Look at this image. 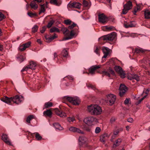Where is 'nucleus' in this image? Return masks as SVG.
<instances>
[{"label":"nucleus","mask_w":150,"mask_h":150,"mask_svg":"<svg viewBox=\"0 0 150 150\" xmlns=\"http://www.w3.org/2000/svg\"><path fill=\"white\" fill-rule=\"evenodd\" d=\"M28 15L31 18L33 17L34 16H36V14L35 13H33L32 12H28Z\"/></svg>","instance_id":"nucleus-42"},{"label":"nucleus","mask_w":150,"mask_h":150,"mask_svg":"<svg viewBox=\"0 0 150 150\" xmlns=\"http://www.w3.org/2000/svg\"><path fill=\"white\" fill-rule=\"evenodd\" d=\"M36 66V64L35 62L33 61L30 62L29 65L23 68L21 70V71L23 72L24 71H27L29 69H31L33 70H34L35 69Z\"/></svg>","instance_id":"nucleus-8"},{"label":"nucleus","mask_w":150,"mask_h":150,"mask_svg":"<svg viewBox=\"0 0 150 150\" xmlns=\"http://www.w3.org/2000/svg\"><path fill=\"white\" fill-rule=\"evenodd\" d=\"M34 134H35V137L37 140H40L42 139V137L40 135L38 132L35 133Z\"/></svg>","instance_id":"nucleus-32"},{"label":"nucleus","mask_w":150,"mask_h":150,"mask_svg":"<svg viewBox=\"0 0 150 150\" xmlns=\"http://www.w3.org/2000/svg\"><path fill=\"white\" fill-rule=\"evenodd\" d=\"M83 4L84 7H88L89 4L88 2L85 0H83Z\"/></svg>","instance_id":"nucleus-45"},{"label":"nucleus","mask_w":150,"mask_h":150,"mask_svg":"<svg viewBox=\"0 0 150 150\" xmlns=\"http://www.w3.org/2000/svg\"><path fill=\"white\" fill-rule=\"evenodd\" d=\"M75 32L74 30H71L70 33V36L64 38L63 40H67L71 39L72 37L75 35Z\"/></svg>","instance_id":"nucleus-21"},{"label":"nucleus","mask_w":150,"mask_h":150,"mask_svg":"<svg viewBox=\"0 0 150 150\" xmlns=\"http://www.w3.org/2000/svg\"><path fill=\"white\" fill-rule=\"evenodd\" d=\"M127 121L130 123H132L133 121V120L132 118H129L127 119Z\"/></svg>","instance_id":"nucleus-60"},{"label":"nucleus","mask_w":150,"mask_h":150,"mask_svg":"<svg viewBox=\"0 0 150 150\" xmlns=\"http://www.w3.org/2000/svg\"><path fill=\"white\" fill-rule=\"evenodd\" d=\"M31 44V42H28L27 43L23 44V45L26 49V48H28L30 46Z\"/></svg>","instance_id":"nucleus-43"},{"label":"nucleus","mask_w":150,"mask_h":150,"mask_svg":"<svg viewBox=\"0 0 150 150\" xmlns=\"http://www.w3.org/2000/svg\"><path fill=\"white\" fill-rule=\"evenodd\" d=\"M50 2L52 4H54L56 6H58V4L56 0H50Z\"/></svg>","instance_id":"nucleus-46"},{"label":"nucleus","mask_w":150,"mask_h":150,"mask_svg":"<svg viewBox=\"0 0 150 150\" xmlns=\"http://www.w3.org/2000/svg\"><path fill=\"white\" fill-rule=\"evenodd\" d=\"M53 125L54 127L57 129L62 130L63 128L58 123H55L53 124Z\"/></svg>","instance_id":"nucleus-25"},{"label":"nucleus","mask_w":150,"mask_h":150,"mask_svg":"<svg viewBox=\"0 0 150 150\" xmlns=\"http://www.w3.org/2000/svg\"><path fill=\"white\" fill-rule=\"evenodd\" d=\"M135 99L136 100H137L135 103L136 105H138L141 103V98L139 96L137 95L135 97Z\"/></svg>","instance_id":"nucleus-27"},{"label":"nucleus","mask_w":150,"mask_h":150,"mask_svg":"<svg viewBox=\"0 0 150 150\" xmlns=\"http://www.w3.org/2000/svg\"><path fill=\"white\" fill-rule=\"evenodd\" d=\"M23 99L24 98L23 96L21 95L19 96L17 95L13 97L8 98L7 96H5L2 98L1 100L7 104L10 105L12 102L14 103L18 104L23 100Z\"/></svg>","instance_id":"nucleus-1"},{"label":"nucleus","mask_w":150,"mask_h":150,"mask_svg":"<svg viewBox=\"0 0 150 150\" xmlns=\"http://www.w3.org/2000/svg\"><path fill=\"white\" fill-rule=\"evenodd\" d=\"M83 129L84 130L87 132H90L91 131V129L88 126H84Z\"/></svg>","instance_id":"nucleus-54"},{"label":"nucleus","mask_w":150,"mask_h":150,"mask_svg":"<svg viewBox=\"0 0 150 150\" xmlns=\"http://www.w3.org/2000/svg\"><path fill=\"white\" fill-rule=\"evenodd\" d=\"M26 48L23 45H21L19 47V50L21 51H23Z\"/></svg>","instance_id":"nucleus-52"},{"label":"nucleus","mask_w":150,"mask_h":150,"mask_svg":"<svg viewBox=\"0 0 150 150\" xmlns=\"http://www.w3.org/2000/svg\"><path fill=\"white\" fill-rule=\"evenodd\" d=\"M119 133V131L118 130H116L114 132L113 135L116 136Z\"/></svg>","instance_id":"nucleus-62"},{"label":"nucleus","mask_w":150,"mask_h":150,"mask_svg":"<svg viewBox=\"0 0 150 150\" xmlns=\"http://www.w3.org/2000/svg\"><path fill=\"white\" fill-rule=\"evenodd\" d=\"M55 112L56 114L61 117H65L66 116V114L64 112L59 110L57 108L55 109Z\"/></svg>","instance_id":"nucleus-20"},{"label":"nucleus","mask_w":150,"mask_h":150,"mask_svg":"<svg viewBox=\"0 0 150 150\" xmlns=\"http://www.w3.org/2000/svg\"><path fill=\"white\" fill-rule=\"evenodd\" d=\"M41 8L40 10V12L39 13V14H40L42 12H44L45 11V9L44 7V4L40 5Z\"/></svg>","instance_id":"nucleus-33"},{"label":"nucleus","mask_w":150,"mask_h":150,"mask_svg":"<svg viewBox=\"0 0 150 150\" xmlns=\"http://www.w3.org/2000/svg\"><path fill=\"white\" fill-rule=\"evenodd\" d=\"M67 120L69 122H74L75 119L74 117H69L67 118Z\"/></svg>","instance_id":"nucleus-48"},{"label":"nucleus","mask_w":150,"mask_h":150,"mask_svg":"<svg viewBox=\"0 0 150 150\" xmlns=\"http://www.w3.org/2000/svg\"><path fill=\"white\" fill-rule=\"evenodd\" d=\"M101 131V129L99 127H97L95 130V133L96 134L99 133Z\"/></svg>","instance_id":"nucleus-49"},{"label":"nucleus","mask_w":150,"mask_h":150,"mask_svg":"<svg viewBox=\"0 0 150 150\" xmlns=\"http://www.w3.org/2000/svg\"><path fill=\"white\" fill-rule=\"evenodd\" d=\"M54 21L53 20L50 21L48 23L47 27L49 28L51 27L52 24L54 23Z\"/></svg>","instance_id":"nucleus-39"},{"label":"nucleus","mask_w":150,"mask_h":150,"mask_svg":"<svg viewBox=\"0 0 150 150\" xmlns=\"http://www.w3.org/2000/svg\"><path fill=\"white\" fill-rule=\"evenodd\" d=\"M81 6V4L79 2H74L71 3L70 2L67 5V7L69 8L80 9Z\"/></svg>","instance_id":"nucleus-10"},{"label":"nucleus","mask_w":150,"mask_h":150,"mask_svg":"<svg viewBox=\"0 0 150 150\" xmlns=\"http://www.w3.org/2000/svg\"><path fill=\"white\" fill-rule=\"evenodd\" d=\"M140 8V6L137 5V7L134 8V11H133V13L134 15H136V12Z\"/></svg>","instance_id":"nucleus-35"},{"label":"nucleus","mask_w":150,"mask_h":150,"mask_svg":"<svg viewBox=\"0 0 150 150\" xmlns=\"http://www.w3.org/2000/svg\"><path fill=\"white\" fill-rule=\"evenodd\" d=\"M102 50L104 54V55L103 57L102 58H106L110 53V50L107 47H104L103 48Z\"/></svg>","instance_id":"nucleus-15"},{"label":"nucleus","mask_w":150,"mask_h":150,"mask_svg":"<svg viewBox=\"0 0 150 150\" xmlns=\"http://www.w3.org/2000/svg\"><path fill=\"white\" fill-rule=\"evenodd\" d=\"M46 29V26H44L42 28V29H41L40 30L41 32L42 33H43L45 31Z\"/></svg>","instance_id":"nucleus-58"},{"label":"nucleus","mask_w":150,"mask_h":150,"mask_svg":"<svg viewBox=\"0 0 150 150\" xmlns=\"http://www.w3.org/2000/svg\"><path fill=\"white\" fill-rule=\"evenodd\" d=\"M30 5L32 8L35 10L37 9L38 7V5L36 4L35 1L33 0L30 3Z\"/></svg>","instance_id":"nucleus-24"},{"label":"nucleus","mask_w":150,"mask_h":150,"mask_svg":"<svg viewBox=\"0 0 150 150\" xmlns=\"http://www.w3.org/2000/svg\"><path fill=\"white\" fill-rule=\"evenodd\" d=\"M76 24L73 23L72 25L69 26L68 29L71 30L73 29L75 26H76Z\"/></svg>","instance_id":"nucleus-51"},{"label":"nucleus","mask_w":150,"mask_h":150,"mask_svg":"<svg viewBox=\"0 0 150 150\" xmlns=\"http://www.w3.org/2000/svg\"><path fill=\"white\" fill-rule=\"evenodd\" d=\"M62 54L64 57H66L68 55L67 50L65 49H64L62 52Z\"/></svg>","instance_id":"nucleus-34"},{"label":"nucleus","mask_w":150,"mask_h":150,"mask_svg":"<svg viewBox=\"0 0 150 150\" xmlns=\"http://www.w3.org/2000/svg\"><path fill=\"white\" fill-rule=\"evenodd\" d=\"M56 36L55 35H54V36L51 37L49 39H50L51 40H54V39H55L56 37Z\"/></svg>","instance_id":"nucleus-63"},{"label":"nucleus","mask_w":150,"mask_h":150,"mask_svg":"<svg viewBox=\"0 0 150 150\" xmlns=\"http://www.w3.org/2000/svg\"><path fill=\"white\" fill-rule=\"evenodd\" d=\"M145 17L146 18H150V11L147 10L145 11L144 12Z\"/></svg>","instance_id":"nucleus-26"},{"label":"nucleus","mask_w":150,"mask_h":150,"mask_svg":"<svg viewBox=\"0 0 150 150\" xmlns=\"http://www.w3.org/2000/svg\"><path fill=\"white\" fill-rule=\"evenodd\" d=\"M52 102H49L45 103L44 106L45 108H48L52 107Z\"/></svg>","instance_id":"nucleus-29"},{"label":"nucleus","mask_w":150,"mask_h":150,"mask_svg":"<svg viewBox=\"0 0 150 150\" xmlns=\"http://www.w3.org/2000/svg\"><path fill=\"white\" fill-rule=\"evenodd\" d=\"M79 144L80 146H82L85 144L86 142V139L83 137H80L79 138Z\"/></svg>","instance_id":"nucleus-17"},{"label":"nucleus","mask_w":150,"mask_h":150,"mask_svg":"<svg viewBox=\"0 0 150 150\" xmlns=\"http://www.w3.org/2000/svg\"><path fill=\"white\" fill-rule=\"evenodd\" d=\"M17 59L20 62H21L25 60V58L23 56L20 55L19 57H17Z\"/></svg>","instance_id":"nucleus-36"},{"label":"nucleus","mask_w":150,"mask_h":150,"mask_svg":"<svg viewBox=\"0 0 150 150\" xmlns=\"http://www.w3.org/2000/svg\"><path fill=\"white\" fill-rule=\"evenodd\" d=\"M72 22L70 20L68 19L65 20L64 21V23L67 25H70L71 23Z\"/></svg>","instance_id":"nucleus-47"},{"label":"nucleus","mask_w":150,"mask_h":150,"mask_svg":"<svg viewBox=\"0 0 150 150\" xmlns=\"http://www.w3.org/2000/svg\"><path fill=\"white\" fill-rule=\"evenodd\" d=\"M132 78L133 79H136L137 81H139V77L136 74H134L132 75Z\"/></svg>","instance_id":"nucleus-38"},{"label":"nucleus","mask_w":150,"mask_h":150,"mask_svg":"<svg viewBox=\"0 0 150 150\" xmlns=\"http://www.w3.org/2000/svg\"><path fill=\"white\" fill-rule=\"evenodd\" d=\"M66 99L68 101L74 105H78L80 102L79 98L77 97H68Z\"/></svg>","instance_id":"nucleus-4"},{"label":"nucleus","mask_w":150,"mask_h":150,"mask_svg":"<svg viewBox=\"0 0 150 150\" xmlns=\"http://www.w3.org/2000/svg\"><path fill=\"white\" fill-rule=\"evenodd\" d=\"M109 72L113 75H115L114 71L110 68H109L108 70V71H102L101 74H102L103 76L106 75L108 76L109 77H110V75Z\"/></svg>","instance_id":"nucleus-13"},{"label":"nucleus","mask_w":150,"mask_h":150,"mask_svg":"<svg viewBox=\"0 0 150 150\" xmlns=\"http://www.w3.org/2000/svg\"><path fill=\"white\" fill-rule=\"evenodd\" d=\"M50 32L51 33L54 32H59V30L58 28L55 27H53L50 29Z\"/></svg>","instance_id":"nucleus-30"},{"label":"nucleus","mask_w":150,"mask_h":150,"mask_svg":"<svg viewBox=\"0 0 150 150\" xmlns=\"http://www.w3.org/2000/svg\"><path fill=\"white\" fill-rule=\"evenodd\" d=\"M99 47H96V49L95 51V52L96 54H99Z\"/></svg>","instance_id":"nucleus-59"},{"label":"nucleus","mask_w":150,"mask_h":150,"mask_svg":"<svg viewBox=\"0 0 150 150\" xmlns=\"http://www.w3.org/2000/svg\"><path fill=\"white\" fill-rule=\"evenodd\" d=\"M88 110L91 114L94 115L100 114L102 112L101 107L97 105H91L88 106Z\"/></svg>","instance_id":"nucleus-2"},{"label":"nucleus","mask_w":150,"mask_h":150,"mask_svg":"<svg viewBox=\"0 0 150 150\" xmlns=\"http://www.w3.org/2000/svg\"><path fill=\"white\" fill-rule=\"evenodd\" d=\"M88 88H91L94 90L95 88L94 86L92 84L90 83H88L86 84Z\"/></svg>","instance_id":"nucleus-50"},{"label":"nucleus","mask_w":150,"mask_h":150,"mask_svg":"<svg viewBox=\"0 0 150 150\" xmlns=\"http://www.w3.org/2000/svg\"><path fill=\"white\" fill-rule=\"evenodd\" d=\"M105 28L106 29L110 30H113L115 29V28L114 27L112 26H105Z\"/></svg>","instance_id":"nucleus-41"},{"label":"nucleus","mask_w":150,"mask_h":150,"mask_svg":"<svg viewBox=\"0 0 150 150\" xmlns=\"http://www.w3.org/2000/svg\"><path fill=\"white\" fill-rule=\"evenodd\" d=\"M94 118L92 117H87L84 119V122L88 125H90L94 121Z\"/></svg>","instance_id":"nucleus-14"},{"label":"nucleus","mask_w":150,"mask_h":150,"mask_svg":"<svg viewBox=\"0 0 150 150\" xmlns=\"http://www.w3.org/2000/svg\"><path fill=\"white\" fill-rule=\"evenodd\" d=\"M129 23H127V22H125L124 23V27L126 28H129Z\"/></svg>","instance_id":"nucleus-53"},{"label":"nucleus","mask_w":150,"mask_h":150,"mask_svg":"<svg viewBox=\"0 0 150 150\" xmlns=\"http://www.w3.org/2000/svg\"><path fill=\"white\" fill-rule=\"evenodd\" d=\"M69 130V131L74 132H77L81 134L84 133L83 131H81L79 129L74 127H70Z\"/></svg>","instance_id":"nucleus-18"},{"label":"nucleus","mask_w":150,"mask_h":150,"mask_svg":"<svg viewBox=\"0 0 150 150\" xmlns=\"http://www.w3.org/2000/svg\"><path fill=\"white\" fill-rule=\"evenodd\" d=\"M141 52V50L138 49V48H136L135 49L134 52L135 53H137V54H139V53Z\"/></svg>","instance_id":"nucleus-57"},{"label":"nucleus","mask_w":150,"mask_h":150,"mask_svg":"<svg viewBox=\"0 0 150 150\" xmlns=\"http://www.w3.org/2000/svg\"><path fill=\"white\" fill-rule=\"evenodd\" d=\"M52 114V112L50 109L47 110L46 111H45L43 112V115L45 116H47L50 117H51Z\"/></svg>","instance_id":"nucleus-23"},{"label":"nucleus","mask_w":150,"mask_h":150,"mask_svg":"<svg viewBox=\"0 0 150 150\" xmlns=\"http://www.w3.org/2000/svg\"><path fill=\"white\" fill-rule=\"evenodd\" d=\"M116 98V96L115 95L110 94L106 96L105 101L110 105H112L115 103Z\"/></svg>","instance_id":"nucleus-3"},{"label":"nucleus","mask_w":150,"mask_h":150,"mask_svg":"<svg viewBox=\"0 0 150 150\" xmlns=\"http://www.w3.org/2000/svg\"><path fill=\"white\" fill-rule=\"evenodd\" d=\"M123 7L124 8L122 10V13L123 14H125L127 13L128 11L132 8V2L130 1H128L124 5Z\"/></svg>","instance_id":"nucleus-6"},{"label":"nucleus","mask_w":150,"mask_h":150,"mask_svg":"<svg viewBox=\"0 0 150 150\" xmlns=\"http://www.w3.org/2000/svg\"><path fill=\"white\" fill-rule=\"evenodd\" d=\"M34 117V116L32 115H30L27 118L26 121L28 123H30V120L33 119Z\"/></svg>","instance_id":"nucleus-31"},{"label":"nucleus","mask_w":150,"mask_h":150,"mask_svg":"<svg viewBox=\"0 0 150 150\" xmlns=\"http://www.w3.org/2000/svg\"><path fill=\"white\" fill-rule=\"evenodd\" d=\"M122 142L121 139H118L116 140L113 145L114 146H115L116 147L119 146Z\"/></svg>","instance_id":"nucleus-28"},{"label":"nucleus","mask_w":150,"mask_h":150,"mask_svg":"<svg viewBox=\"0 0 150 150\" xmlns=\"http://www.w3.org/2000/svg\"><path fill=\"white\" fill-rule=\"evenodd\" d=\"M2 139L6 144L9 145H11V142L9 140L7 135L3 134L2 136Z\"/></svg>","instance_id":"nucleus-19"},{"label":"nucleus","mask_w":150,"mask_h":150,"mask_svg":"<svg viewBox=\"0 0 150 150\" xmlns=\"http://www.w3.org/2000/svg\"><path fill=\"white\" fill-rule=\"evenodd\" d=\"M129 102V99L127 98L124 101V103L125 105H127L128 104Z\"/></svg>","instance_id":"nucleus-61"},{"label":"nucleus","mask_w":150,"mask_h":150,"mask_svg":"<svg viewBox=\"0 0 150 150\" xmlns=\"http://www.w3.org/2000/svg\"><path fill=\"white\" fill-rule=\"evenodd\" d=\"M99 21L102 23H105L108 21V18L103 13L98 15Z\"/></svg>","instance_id":"nucleus-11"},{"label":"nucleus","mask_w":150,"mask_h":150,"mask_svg":"<svg viewBox=\"0 0 150 150\" xmlns=\"http://www.w3.org/2000/svg\"><path fill=\"white\" fill-rule=\"evenodd\" d=\"M114 69L115 71L120 74L121 78H124L125 77V71H123L122 68L120 66H116L114 67Z\"/></svg>","instance_id":"nucleus-9"},{"label":"nucleus","mask_w":150,"mask_h":150,"mask_svg":"<svg viewBox=\"0 0 150 150\" xmlns=\"http://www.w3.org/2000/svg\"><path fill=\"white\" fill-rule=\"evenodd\" d=\"M38 26L37 25H35L32 28V32L34 33L37 32L38 30Z\"/></svg>","instance_id":"nucleus-40"},{"label":"nucleus","mask_w":150,"mask_h":150,"mask_svg":"<svg viewBox=\"0 0 150 150\" xmlns=\"http://www.w3.org/2000/svg\"><path fill=\"white\" fill-rule=\"evenodd\" d=\"M128 90L127 87L124 84H121L119 88V95L121 97L124 96Z\"/></svg>","instance_id":"nucleus-7"},{"label":"nucleus","mask_w":150,"mask_h":150,"mask_svg":"<svg viewBox=\"0 0 150 150\" xmlns=\"http://www.w3.org/2000/svg\"><path fill=\"white\" fill-rule=\"evenodd\" d=\"M4 15L1 12H0V21L4 18Z\"/></svg>","instance_id":"nucleus-56"},{"label":"nucleus","mask_w":150,"mask_h":150,"mask_svg":"<svg viewBox=\"0 0 150 150\" xmlns=\"http://www.w3.org/2000/svg\"><path fill=\"white\" fill-rule=\"evenodd\" d=\"M100 67L101 66L100 65H95L91 67L88 69L89 73L91 75L94 74L96 70L97 69L100 68Z\"/></svg>","instance_id":"nucleus-12"},{"label":"nucleus","mask_w":150,"mask_h":150,"mask_svg":"<svg viewBox=\"0 0 150 150\" xmlns=\"http://www.w3.org/2000/svg\"><path fill=\"white\" fill-rule=\"evenodd\" d=\"M61 30L65 35L69 36L70 34V31L66 27L62 28Z\"/></svg>","instance_id":"nucleus-22"},{"label":"nucleus","mask_w":150,"mask_h":150,"mask_svg":"<svg viewBox=\"0 0 150 150\" xmlns=\"http://www.w3.org/2000/svg\"><path fill=\"white\" fill-rule=\"evenodd\" d=\"M116 120V118L115 117H112L110 120V122L112 123L114 122Z\"/></svg>","instance_id":"nucleus-55"},{"label":"nucleus","mask_w":150,"mask_h":150,"mask_svg":"<svg viewBox=\"0 0 150 150\" xmlns=\"http://www.w3.org/2000/svg\"><path fill=\"white\" fill-rule=\"evenodd\" d=\"M136 25V22L135 21H132L129 22V28L135 27Z\"/></svg>","instance_id":"nucleus-37"},{"label":"nucleus","mask_w":150,"mask_h":150,"mask_svg":"<svg viewBox=\"0 0 150 150\" xmlns=\"http://www.w3.org/2000/svg\"><path fill=\"white\" fill-rule=\"evenodd\" d=\"M116 137V136L113 134L111 137V141L112 142L113 141V139Z\"/></svg>","instance_id":"nucleus-64"},{"label":"nucleus","mask_w":150,"mask_h":150,"mask_svg":"<svg viewBox=\"0 0 150 150\" xmlns=\"http://www.w3.org/2000/svg\"><path fill=\"white\" fill-rule=\"evenodd\" d=\"M109 137V136L107 133H105L101 135L100 138V141L103 143H105Z\"/></svg>","instance_id":"nucleus-16"},{"label":"nucleus","mask_w":150,"mask_h":150,"mask_svg":"<svg viewBox=\"0 0 150 150\" xmlns=\"http://www.w3.org/2000/svg\"><path fill=\"white\" fill-rule=\"evenodd\" d=\"M116 36V33L113 32L110 34L104 36L103 38L104 40L112 41L113 40L115 39Z\"/></svg>","instance_id":"nucleus-5"},{"label":"nucleus","mask_w":150,"mask_h":150,"mask_svg":"<svg viewBox=\"0 0 150 150\" xmlns=\"http://www.w3.org/2000/svg\"><path fill=\"white\" fill-rule=\"evenodd\" d=\"M149 91V90L147 89L146 90L145 93L146 95L143 96V97L141 98V101L146 97Z\"/></svg>","instance_id":"nucleus-44"}]
</instances>
